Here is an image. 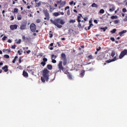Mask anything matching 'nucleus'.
<instances>
[{
  "label": "nucleus",
  "mask_w": 127,
  "mask_h": 127,
  "mask_svg": "<svg viewBox=\"0 0 127 127\" xmlns=\"http://www.w3.org/2000/svg\"><path fill=\"white\" fill-rule=\"evenodd\" d=\"M6 38H7V37H6V36H4L2 38V40L3 41H5V40H6Z\"/></svg>",
  "instance_id": "obj_35"
},
{
  "label": "nucleus",
  "mask_w": 127,
  "mask_h": 127,
  "mask_svg": "<svg viewBox=\"0 0 127 127\" xmlns=\"http://www.w3.org/2000/svg\"><path fill=\"white\" fill-rule=\"evenodd\" d=\"M23 76H24V77H28V73L27 72L25 71V70H24L23 71Z\"/></svg>",
  "instance_id": "obj_18"
},
{
  "label": "nucleus",
  "mask_w": 127,
  "mask_h": 127,
  "mask_svg": "<svg viewBox=\"0 0 127 127\" xmlns=\"http://www.w3.org/2000/svg\"><path fill=\"white\" fill-rule=\"evenodd\" d=\"M50 21L58 28H62V25H64V24H65V21L60 18H56L54 20L51 19Z\"/></svg>",
  "instance_id": "obj_1"
},
{
  "label": "nucleus",
  "mask_w": 127,
  "mask_h": 127,
  "mask_svg": "<svg viewBox=\"0 0 127 127\" xmlns=\"http://www.w3.org/2000/svg\"><path fill=\"white\" fill-rule=\"evenodd\" d=\"M63 64V62L60 61L58 64L59 69H60V72H61V70L62 71H64V67L62 65Z\"/></svg>",
  "instance_id": "obj_8"
},
{
  "label": "nucleus",
  "mask_w": 127,
  "mask_h": 127,
  "mask_svg": "<svg viewBox=\"0 0 127 127\" xmlns=\"http://www.w3.org/2000/svg\"><path fill=\"white\" fill-rule=\"evenodd\" d=\"M10 20H13L14 19V17L13 16V15L10 16Z\"/></svg>",
  "instance_id": "obj_41"
},
{
  "label": "nucleus",
  "mask_w": 127,
  "mask_h": 127,
  "mask_svg": "<svg viewBox=\"0 0 127 127\" xmlns=\"http://www.w3.org/2000/svg\"><path fill=\"white\" fill-rule=\"evenodd\" d=\"M94 22L95 23H98V21H97V20H94Z\"/></svg>",
  "instance_id": "obj_64"
},
{
  "label": "nucleus",
  "mask_w": 127,
  "mask_h": 127,
  "mask_svg": "<svg viewBox=\"0 0 127 127\" xmlns=\"http://www.w3.org/2000/svg\"><path fill=\"white\" fill-rule=\"evenodd\" d=\"M116 60H117V56L111 60H108L106 61V63H111V62H114V61H116Z\"/></svg>",
  "instance_id": "obj_10"
},
{
  "label": "nucleus",
  "mask_w": 127,
  "mask_h": 127,
  "mask_svg": "<svg viewBox=\"0 0 127 127\" xmlns=\"http://www.w3.org/2000/svg\"><path fill=\"white\" fill-rule=\"evenodd\" d=\"M21 43V39H19L18 41L16 42L17 44H20Z\"/></svg>",
  "instance_id": "obj_42"
},
{
  "label": "nucleus",
  "mask_w": 127,
  "mask_h": 127,
  "mask_svg": "<svg viewBox=\"0 0 127 127\" xmlns=\"http://www.w3.org/2000/svg\"><path fill=\"white\" fill-rule=\"evenodd\" d=\"M39 56H40V57H42V56H43V53H40L39 54Z\"/></svg>",
  "instance_id": "obj_54"
},
{
  "label": "nucleus",
  "mask_w": 127,
  "mask_h": 127,
  "mask_svg": "<svg viewBox=\"0 0 127 127\" xmlns=\"http://www.w3.org/2000/svg\"><path fill=\"white\" fill-rule=\"evenodd\" d=\"M101 49H102V48H101V47H99L98 48L96 49L97 51H100V50H101Z\"/></svg>",
  "instance_id": "obj_48"
},
{
  "label": "nucleus",
  "mask_w": 127,
  "mask_h": 127,
  "mask_svg": "<svg viewBox=\"0 0 127 127\" xmlns=\"http://www.w3.org/2000/svg\"><path fill=\"white\" fill-rule=\"evenodd\" d=\"M66 74L67 76V78L69 79V80H72L73 79V76L69 72H66Z\"/></svg>",
  "instance_id": "obj_13"
},
{
  "label": "nucleus",
  "mask_w": 127,
  "mask_h": 127,
  "mask_svg": "<svg viewBox=\"0 0 127 127\" xmlns=\"http://www.w3.org/2000/svg\"><path fill=\"white\" fill-rule=\"evenodd\" d=\"M4 58H6V59H8V58H9V56L8 55H4Z\"/></svg>",
  "instance_id": "obj_39"
},
{
  "label": "nucleus",
  "mask_w": 127,
  "mask_h": 127,
  "mask_svg": "<svg viewBox=\"0 0 127 127\" xmlns=\"http://www.w3.org/2000/svg\"><path fill=\"white\" fill-rule=\"evenodd\" d=\"M35 3H36L35 7H39V6L41 5V1H40L38 3L35 2Z\"/></svg>",
  "instance_id": "obj_19"
},
{
  "label": "nucleus",
  "mask_w": 127,
  "mask_h": 127,
  "mask_svg": "<svg viewBox=\"0 0 127 127\" xmlns=\"http://www.w3.org/2000/svg\"><path fill=\"white\" fill-rule=\"evenodd\" d=\"M125 33H127L126 30H124L121 32H119V35H120V36H124V35H125Z\"/></svg>",
  "instance_id": "obj_14"
},
{
  "label": "nucleus",
  "mask_w": 127,
  "mask_h": 127,
  "mask_svg": "<svg viewBox=\"0 0 127 127\" xmlns=\"http://www.w3.org/2000/svg\"><path fill=\"white\" fill-rule=\"evenodd\" d=\"M53 16H56V17H57V16H59V15H64V12H54L53 13Z\"/></svg>",
  "instance_id": "obj_7"
},
{
  "label": "nucleus",
  "mask_w": 127,
  "mask_h": 127,
  "mask_svg": "<svg viewBox=\"0 0 127 127\" xmlns=\"http://www.w3.org/2000/svg\"><path fill=\"white\" fill-rule=\"evenodd\" d=\"M15 47H16V46L15 45H14L12 46L11 48L12 49H15Z\"/></svg>",
  "instance_id": "obj_51"
},
{
  "label": "nucleus",
  "mask_w": 127,
  "mask_h": 127,
  "mask_svg": "<svg viewBox=\"0 0 127 127\" xmlns=\"http://www.w3.org/2000/svg\"><path fill=\"white\" fill-rule=\"evenodd\" d=\"M46 64V63L44 62H42L41 63V65H42V66H45Z\"/></svg>",
  "instance_id": "obj_37"
},
{
  "label": "nucleus",
  "mask_w": 127,
  "mask_h": 127,
  "mask_svg": "<svg viewBox=\"0 0 127 127\" xmlns=\"http://www.w3.org/2000/svg\"><path fill=\"white\" fill-rule=\"evenodd\" d=\"M36 22L37 23H40V22H41V19H37L36 20Z\"/></svg>",
  "instance_id": "obj_34"
},
{
  "label": "nucleus",
  "mask_w": 127,
  "mask_h": 127,
  "mask_svg": "<svg viewBox=\"0 0 127 127\" xmlns=\"http://www.w3.org/2000/svg\"><path fill=\"white\" fill-rule=\"evenodd\" d=\"M70 10H67V15H70Z\"/></svg>",
  "instance_id": "obj_44"
},
{
  "label": "nucleus",
  "mask_w": 127,
  "mask_h": 127,
  "mask_svg": "<svg viewBox=\"0 0 127 127\" xmlns=\"http://www.w3.org/2000/svg\"><path fill=\"white\" fill-rule=\"evenodd\" d=\"M122 10L123 12H127V9L126 8H124Z\"/></svg>",
  "instance_id": "obj_50"
},
{
  "label": "nucleus",
  "mask_w": 127,
  "mask_h": 127,
  "mask_svg": "<svg viewBox=\"0 0 127 127\" xmlns=\"http://www.w3.org/2000/svg\"><path fill=\"white\" fill-rule=\"evenodd\" d=\"M2 69L4 70V72H7L8 71V66L7 65H5L2 67Z\"/></svg>",
  "instance_id": "obj_15"
},
{
  "label": "nucleus",
  "mask_w": 127,
  "mask_h": 127,
  "mask_svg": "<svg viewBox=\"0 0 127 127\" xmlns=\"http://www.w3.org/2000/svg\"><path fill=\"white\" fill-rule=\"evenodd\" d=\"M77 27H78V28H80V29L82 28V25H81V23H80V22H78Z\"/></svg>",
  "instance_id": "obj_36"
},
{
  "label": "nucleus",
  "mask_w": 127,
  "mask_h": 127,
  "mask_svg": "<svg viewBox=\"0 0 127 127\" xmlns=\"http://www.w3.org/2000/svg\"><path fill=\"white\" fill-rule=\"evenodd\" d=\"M100 29L101 30H103V31H106V30L108 29V27H105L104 28H100Z\"/></svg>",
  "instance_id": "obj_29"
},
{
  "label": "nucleus",
  "mask_w": 127,
  "mask_h": 127,
  "mask_svg": "<svg viewBox=\"0 0 127 127\" xmlns=\"http://www.w3.org/2000/svg\"><path fill=\"white\" fill-rule=\"evenodd\" d=\"M124 21H127V16H126V18L124 19Z\"/></svg>",
  "instance_id": "obj_56"
},
{
  "label": "nucleus",
  "mask_w": 127,
  "mask_h": 127,
  "mask_svg": "<svg viewBox=\"0 0 127 127\" xmlns=\"http://www.w3.org/2000/svg\"><path fill=\"white\" fill-rule=\"evenodd\" d=\"M57 3L58 4H60V6L59 8L61 7H63L65 4H66V1H62V0H59L57 1Z\"/></svg>",
  "instance_id": "obj_6"
},
{
  "label": "nucleus",
  "mask_w": 127,
  "mask_h": 127,
  "mask_svg": "<svg viewBox=\"0 0 127 127\" xmlns=\"http://www.w3.org/2000/svg\"><path fill=\"white\" fill-rule=\"evenodd\" d=\"M17 18L18 20H21L22 19V16L20 14L17 15Z\"/></svg>",
  "instance_id": "obj_21"
},
{
  "label": "nucleus",
  "mask_w": 127,
  "mask_h": 127,
  "mask_svg": "<svg viewBox=\"0 0 127 127\" xmlns=\"http://www.w3.org/2000/svg\"><path fill=\"white\" fill-rule=\"evenodd\" d=\"M94 25H93V24H90L89 26L88 27V30H90V29H91V28L92 27V26H93Z\"/></svg>",
  "instance_id": "obj_32"
},
{
  "label": "nucleus",
  "mask_w": 127,
  "mask_h": 127,
  "mask_svg": "<svg viewBox=\"0 0 127 127\" xmlns=\"http://www.w3.org/2000/svg\"><path fill=\"white\" fill-rule=\"evenodd\" d=\"M80 75L82 77H84V76L85 75V70H82L80 72Z\"/></svg>",
  "instance_id": "obj_20"
},
{
  "label": "nucleus",
  "mask_w": 127,
  "mask_h": 127,
  "mask_svg": "<svg viewBox=\"0 0 127 127\" xmlns=\"http://www.w3.org/2000/svg\"><path fill=\"white\" fill-rule=\"evenodd\" d=\"M114 10H115V6H112L111 8L109 9V11H110V12L114 11Z\"/></svg>",
  "instance_id": "obj_28"
},
{
  "label": "nucleus",
  "mask_w": 127,
  "mask_h": 127,
  "mask_svg": "<svg viewBox=\"0 0 127 127\" xmlns=\"http://www.w3.org/2000/svg\"><path fill=\"white\" fill-rule=\"evenodd\" d=\"M30 29L32 32H38V30H36V25L34 23L30 24Z\"/></svg>",
  "instance_id": "obj_4"
},
{
  "label": "nucleus",
  "mask_w": 127,
  "mask_h": 127,
  "mask_svg": "<svg viewBox=\"0 0 127 127\" xmlns=\"http://www.w3.org/2000/svg\"><path fill=\"white\" fill-rule=\"evenodd\" d=\"M56 59V56L54 55H52V60Z\"/></svg>",
  "instance_id": "obj_38"
},
{
  "label": "nucleus",
  "mask_w": 127,
  "mask_h": 127,
  "mask_svg": "<svg viewBox=\"0 0 127 127\" xmlns=\"http://www.w3.org/2000/svg\"><path fill=\"white\" fill-rule=\"evenodd\" d=\"M7 42H8L9 43H11L12 41L10 39H8V41H7Z\"/></svg>",
  "instance_id": "obj_58"
},
{
  "label": "nucleus",
  "mask_w": 127,
  "mask_h": 127,
  "mask_svg": "<svg viewBox=\"0 0 127 127\" xmlns=\"http://www.w3.org/2000/svg\"><path fill=\"white\" fill-rule=\"evenodd\" d=\"M115 55H116V52L115 51H112L111 53L112 57H114Z\"/></svg>",
  "instance_id": "obj_31"
},
{
  "label": "nucleus",
  "mask_w": 127,
  "mask_h": 127,
  "mask_svg": "<svg viewBox=\"0 0 127 127\" xmlns=\"http://www.w3.org/2000/svg\"><path fill=\"white\" fill-rule=\"evenodd\" d=\"M57 44H58L59 47H61V44H60L59 43V42H57Z\"/></svg>",
  "instance_id": "obj_60"
},
{
  "label": "nucleus",
  "mask_w": 127,
  "mask_h": 127,
  "mask_svg": "<svg viewBox=\"0 0 127 127\" xmlns=\"http://www.w3.org/2000/svg\"><path fill=\"white\" fill-rule=\"evenodd\" d=\"M84 21H87L88 20V17H85L83 18Z\"/></svg>",
  "instance_id": "obj_55"
},
{
  "label": "nucleus",
  "mask_w": 127,
  "mask_h": 127,
  "mask_svg": "<svg viewBox=\"0 0 127 127\" xmlns=\"http://www.w3.org/2000/svg\"><path fill=\"white\" fill-rule=\"evenodd\" d=\"M69 23H75L76 22V20L75 19H70L69 21Z\"/></svg>",
  "instance_id": "obj_24"
},
{
  "label": "nucleus",
  "mask_w": 127,
  "mask_h": 127,
  "mask_svg": "<svg viewBox=\"0 0 127 127\" xmlns=\"http://www.w3.org/2000/svg\"><path fill=\"white\" fill-rule=\"evenodd\" d=\"M111 19H117L118 18V16L117 15H113L111 17Z\"/></svg>",
  "instance_id": "obj_26"
},
{
  "label": "nucleus",
  "mask_w": 127,
  "mask_h": 127,
  "mask_svg": "<svg viewBox=\"0 0 127 127\" xmlns=\"http://www.w3.org/2000/svg\"><path fill=\"white\" fill-rule=\"evenodd\" d=\"M73 3H74V1H71V2H69V4L70 5H72V4H73Z\"/></svg>",
  "instance_id": "obj_59"
},
{
  "label": "nucleus",
  "mask_w": 127,
  "mask_h": 127,
  "mask_svg": "<svg viewBox=\"0 0 127 127\" xmlns=\"http://www.w3.org/2000/svg\"><path fill=\"white\" fill-rule=\"evenodd\" d=\"M10 29H11V30H14L15 29H17V25H11L10 26Z\"/></svg>",
  "instance_id": "obj_11"
},
{
  "label": "nucleus",
  "mask_w": 127,
  "mask_h": 127,
  "mask_svg": "<svg viewBox=\"0 0 127 127\" xmlns=\"http://www.w3.org/2000/svg\"><path fill=\"white\" fill-rule=\"evenodd\" d=\"M52 63H56L57 62V61H56V60H55V59H53L52 60Z\"/></svg>",
  "instance_id": "obj_47"
},
{
  "label": "nucleus",
  "mask_w": 127,
  "mask_h": 127,
  "mask_svg": "<svg viewBox=\"0 0 127 127\" xmlns=\"http://www.w3.org/2000/svg\"><path fill=\"white\" fill-rule=\"evenodd\" d=\"M43 62H47V58H44L43 59Z\"/></svg>",
  "instance_id": "obj_45"
},
{
  "label": "nucleus",
  "mask_w": 127,
  "mask_h": 127,
  "mask_svg": "<svg viewBox=\"0 0 127 127\" xmlns=\"http://www.w3.org/2000/svg\"><path fill=\"white\" fill-rule=\"evenodd\" d=\"M19 63H21V58H19Z\"/></svg>",
  "instance_id": "obj_62"
},
{
  "label": "nucleus",
  "mask_w": 127,
  "mask_h": 127,
  "mask_svg": "<svg viewBox=\"0 0 127 127\" xmlns=\"http://www.w3.org/2000/svg\"><path fill=\"white\" fill-rule=\"evenodd\" d=\"M49 70L47 68H44L43 70V76L41 77V80L43 83H45V81L48 82L49 80Z\"/></svg>",
  "instance_id": "obj_2"
},
{
  "label": "nucleus",
  "mask_w": 127,
  "mask_h": 127,
  "mask_svg": "<svg viewBox=\"0 0 127 127\" xmlns=\"http://www.w3.org/2000/svg\"><path fill=\"white\" fill-rule=\"evenodd\" d=\"M88 59H89L90 60H92L95 58V57H93L92 55H89L87 57Z\"/></svg>",
  "instance_id": "obj_23"
},
{
  "label": "nucleus",
  "mask_w": 127,
  "mask_h": 127,
  "mask_svg": "<svg viewBox=\"0 0 127 127\" xmlns=\"http://www.w3.org/2000/svg\"><path fill=\"white\" fill-rule=\"evenodd\" d=\"M43 13L45 16L44 18L45 20H49L50 19V14L48 12V9H45L43 10Z\"/></svg>",
  "instance_id": "obj_3"
},
{
  "label": "nucleus",
  "mask_w": 127,
  "mask_h": 127,
  "mask_svg": "<svg viewBox=\"0 0 127 127\" xmlns=\"http://www.w3.org/2000/svg\"><path fill=\"white\" fill-rule=\"evenodd\" d=\"M104 59V54H100L97 57V60H102Z\"/></svg>",
  "instance_id": "obj_12"
},
{
  "label": "nucleus",
  "mask_w": 127,
  "mask_h": 127,
  "mask_svg": "<svg viewBox=\"0 0 127 127\" xmlns=\"http://www.w3.org/2000/svg\"><path fill=\"white\" fill-rule=\"evenodd\" d=\"M127 55V49H124L123 51H122L120 55H119V59H123L126 55Z\"/></svg>",
  "instance_id": "obj_5"
},
{
  "label": "nucleus",
  "mask_w": 127,
  "mask_h": 127,
  "mask_svg": "<svg viewBox=\"0 0 127 127\" xmlns=\"http://www.w3.org/2000/svg\"><path fill=\"white\" fill-rule=\"evenodd\" d=\"M47 68L49 69V70H51L52 69V66L51 64H48Z\"/></svg>",
  "instance_id": "obj_30"
},
{
  "label": "nucleus",
  "mask_w": 127,
  "mask_h": 127,
  "mask_svg": "<svg viewBox=\"0 0 127 127\" xmlns=\"http://www.w3.org/2000/svg\"><path fill=\"white\" fill-rule=\"evenodd\" d=\"M22 39H23V40H25V36H22Z\"/></svg>",
  "instance_id": "obj_63"
},
{
  "label": "nucleus",
  "mask_w": 127,
  "mask_h": 127,
  "mask_svg": "<svg viewBox=\"0 0 127 127\" xmlns=\"http://www.w3.org/2000/svg\"><path fill=\"white\" fill-rule=\"evenodd\" d=\"M61 57H62V60L67 59H66V55H65V54H64V53L62 54Z\"/></svg>",
  "instance_id": "obj_17"
},
{
  "label": "nucleus",
  "mask_w": 127,
  "mask_h": 127,
  "mask_svg": "<svg viewBox=\"0 0 127 127\" xmlns=\"http://www.w3.org/2000/svg\"><path fill=\"white\" fill-rule=\"evenodd\" d=\"M18 11V9L15 8L14 9V12H17Z\"/></svg>",
  "instance_id": "obj_46"
},
{
  "label": "nucleus",
  "mask_w": 127,
  "mask_h": 127,
  "mask_svg": "<svg viewBox=\"0 0 127 127\" xmlns=\"http://www.w3.org/2000/svg\"><path fill=\"white\" fill-rule=\"evenodd\" d=\"M114 23L115 24H118V23H119V20H115L114 21Z\"/></svg>",
  "instance_id": "obj_43"
},
{
  "label": "nucleus",
  "mask_w": 127,
  "mask_h": 127,
  "mask_svg": "<svg viewBox=\"0 0 127 127\" xmlns=\"http://www.w3.org/2000/svg\"><path fill=\"white\" fill-rule=\"evenodd\" d=\"M69 8H70V7L67 6L64 8V10H67V9H69Z\"/></svg>",
  "instance_id": "obj_49"
},
{
  "label": "nucleus",
  "mask_w": 127,
  "mask_h": 127,
  "mask_svg": "<svg viewBox=\"0 0 127 127\" xmlns=\"http://www.w3.org/2000/svg\"><path fill=\"white\" fill-rule=\"evenodd\" d=\"M50 9H51V10H54V9H55V8H53L52 6H50Z\"/></svg>",
  "instance_id": "obj_52"
},
{
  "label": "nucleus",
  "mask_w": 127,
  "mask_h": 127,
  "mask_svg": "<svg viewBox=\"0 0 127 127\" xmlns=\"http://www.w3.org/2000/svg\"><path fill=\"white\" fill-rule=\"evenodd\" d=\"M116 31H117V29H113V30L111 31V32L112 33H116Z\"/></svg>",
  "instance_id": "obj_40"
},
{
  "label": "nucleus",
  "mask_w": 127,
  "mask_h": 127,
  "mask_svg": "<svg viewBox=\"0 0 127 127\" xmlns=\"http://www.w3.org/2000/svg\"><path fill=\"white\" fill-rule=\"evenodd\" d=\"M79 16H77V22H81V18H83V16H82L81 14H78Z\"/></svg>",
  "instance_id": "obj_16"
},
{
  "label": "nucleus",
  "mask_w": 127,
  "mask_h": 127,
  "mask_svg": "<svg viewBox=\"0 0 127 127\" xmlns=\"http://www.w3.org/2000/svg\"><path fill=\"white\" fill-rule=\"evenodd\" d=\"M63 60V65L65 66L67 64V59Z\"/></svg>",
  "instance_id": "obj_25"
},
{
  "label": "nucleus",
  "mask_w": 127,
  "mask_h": 127,
  "mask_svg": "<svg viewBox=\"0 0 127 127\" xmlns=\"http://www.w3.org/2000/svg\"><path fill=\"white\" fill-rule=\"evenodd\" d=\"M18 54H19V55H21L22 54V53H21V52H20V51H18Z\"/></svg>",
  "instance_id": "obj_57"
},
{
  "label": "nucleus",
  "mask_w": 127,
  "mask_h": 127,
  "mask_svg": "<svg viewBox=\"0 0 127 127\" xmlns=\"http://www.w3.org/2000/svg\"><path fill=\"white\" fill-rule=\"evenodd\" d=\"M49 37L52 38L53 37V34H52V31H50Z\"/></svg>",
  "instance_id": "obj_27"
},
{
  "label": "nucleus",
  "mask_w": 127,
  "mask_h": 127,
  "mask_svg": "<svg viewBox=\"0 0 127 127\" xmlns=\"http://www.w3.org/2000/svg\"><path fill=\"white\" fill-rule=\"evenodd\" d=\"M26 22H24L22 23V24H21L20 28L21 29V30H24L25 29H26Z\"/></svg>",
  "instance_id": "obj_9"
},
{
  "label": "nucleus",
  "mask_w": 127,
  "mask_h": 127,
  "mask_svg": "<svg viewBox=\"0 0 127 127\" xmlns=\"http://www.w3.org/2000/svg\"><path fill=\"white\" fill-rule=\"evenodd\" d=\"M30 52H31V51L30 50H28L26 52V53H27V54H29V53H30Z\"/></svg>",
  "instance_id": "obj_61"
},
{
  "label": "nucleus",
  "mask_w": 127,
  "mask_h": 127,
  "mask_svg": "<svg viewBox=\"0 0 127 127\" xmlns=\"http://www.w3.org/2000/svg\"><path fill=\"white\" fill-rule=\"evenodd\" d=\"M91 6H92V7H96V8H97L98 4H96V3H93L91 4Z\"/></svg>",
  "instance_id": "obj_22"
},
{
  "label": "nucleus",
  "mask_w": 127,
  "mask_h": 127,
  "mask_svg": "<svg viewBox=\"0 0 127 127\" xmlns=\"http://www.w3.org/2000/svg\"><path fill=\"white\" fill-rule=\"evenodd\" d=\"M110 39L112 40V41H115V38L114 37L110 38Z\"/></svg>",
  "instance_id": "obj_53"
},
{
  "label": "nucleus",
  "mask_w": 127,
  "mask_h": 127,
  "mask_svg": "<svg viewBox=\"0 0 127 127\" xmlns=\"http://www.w3.org/2000/svg\"><path fill=\"white\" fill-rule=\"evenodd\" d=\"M105 13V10L103 9H101L99 11V13Z\"/></svg>",
  "instance_id": "obj_33"
}]
</instances>
